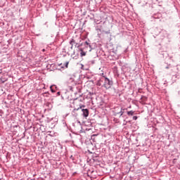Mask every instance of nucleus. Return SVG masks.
I'll return each instance as SVG.
<instances>
[{"label": "nucleus", "mask_w": 180, "mask_h": 180, "mask_svg": "<svg viewBox=\"0 0 180 180\" xmlns=\"http://www.w3.org/2000/svg\"><path fill=\"white\" fill-rule=\"evenodd\" d=\"M58 95H60V92H58Z\"/></svg>", "instance_id": "9d476101"}, {"label": "nucleus", "mask_w": 180, "mask_h": 180, "mask_svg": "<svg viewBox=\"0 0 180 180\" xmlns=\"http://www.w3.org/2000/svg\"><path fill=\"white\" fill-rule=\"evenodd\" d=\"M68 64H69V63L67 62V63H66V65H65L66 68H68Z\"/></svg>", "instance_id": "0eeeda50"}, {"label": "nucleus", "mask_w": 180, "mask_h": 180, "mask_svg": "<svg viewBox=\"0 0 180 180\" xmlns=\"http://www.w3.org/2000/svg\"><path fill=\"white\" fill-rule=\"evenodd\" d=\"M42 51H45V50H44V49H43V50H42Z\"/></svg>", "instance_id": "9b49d317"}, {"label": "nucleus", "mask_w": 180, "mask_h": 180, "mask_svg": "<svg viewBox=\"0 0 180 180\" xmlns=\"http://www.w3.org/2000/svg\"><path fill=\"white\" fill-rule=\"evenodd\" d=\"M82 110L84 117H88V116H89V110H88V109H82Z\"/></svg>", "instance_id": "f03ea898"}, {"label": "nucleus", "mask_w": 180, "mask_h": 180, "mask_svg": "<svg viewBox=\"0 0 180 180\" xmlns=\"http://www.w3.org/2000/svg\"><path fill=\"white\" fill-rule=\"evenodd\" d=\"M120 113H121L120 116H123V112L121 111Z\"/></svg>", "instance_id": "6e6552de"}, {"label": "nucleus", "mask_w": 180, "mask_h": 180, "mask_svg": "<svg viewBox=\"0 0 180 180\" xmlns=\"http://www.w3.org/2000/svg\"><path fill=\"white\" fill-rule=\"evenodd\" d=\"M82 108H85V105H80V107L79 108H75L73 110V112H75L76 110H79V109H82Z\"/></svg>", "instance_id": "39448f33"}, {"label": "nucleus", "mask_w": 180, "mask_h": 180, "mask_svg": "<svg viewBox=\"0 0 180 180\" xmlns=\"http://www.w3.org/2000/svg\"><path fill=\"white\" fill-rule=\"evenodd\" d=\"M30 180H34V179H30Z\"/></svg>", "instance_id": "f8f14e48"}, {"label": "nucleus", "mask_w": 180, "mask_h": 180, "mask_svg": "<svg viewBox=\"0 0 180 180\" xmlns=\"http://www.w3.org/2000/svg\"><path fill=\"white\" fill-rule=\"evenodd\" d=\"M133 120H137V116H134V117H133Z\"/></svg>", "instance_id": "423d86ee"}, {"label": "nucleus", "mask_w": 180, "mask_h": 180, "mask_svg": "<svg viewBox=\"0 0 180 180\" xmlns=\"http://www.w3.org/2000/svg\"><path fill=\"white\" fill-rule=\"evenodd\" d=\"M85 43H86V44H87V45L89 44L88 43V41H86Z\"/></svg>", "instance_id": "1a4fd4ad"}, {"label": "nucleus", "mask_w": 180, "mask_h": 180, "mask_svg": "<svg viewBox=\"0 0 180 180\" xmlns=\"http://www.w3.org/2000/svg\"><path fill=\"white\" fill-rule=\"evenodd\" d=\"M80 56L81 57H85V56H86V53H85V51H84V50H82V49H80Z\"/></svg>", "instance_id": "7ed1b4c3"}, {"label": "nucleus", "mask_w": 180, "mask_h": 180, "mask_svg": "<svg viewBox=\"0 0 180 180\" xmlns=\"http://www.w3.org/2000/svg\"><path fill=\"white\" fill-rule=\"evenodd\" d=\"M113 82L110 81L108 77H105L104 79V86L106 88V89H109L112 85Z\"/></svg>", "instance_id": "f257e3e1"}, {"label": "nucleus", "mask_w": 180, "mask_h": 180, "mask_svg": "<svg viewBox=\"0 0 180 180\" xmlns=\"http://www.w3.org/2000/svg\"><path fill=\"white\" fill-rule=\"evenodd\" d=\"M127 115H129V116H133V115H134V111L131 110V111H128L127 112Z\"/></svg>", "instance_id": "20e7f679"}]
</instances>
